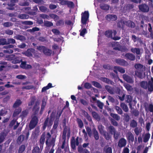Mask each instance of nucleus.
<instances>
[{"label":"nucleus","instance_id":"obj_12","mask_svg":"<svg viewBox=\"0 0 153 153\" xmlns=\"http://www.w3.org/2000/svg\"><path fill=\"white\" fill-rule=\"evenodd\" d=\"M117 18V16L114 15H108L106 16V19L108 21H114Z\"/></svg>","mask_w":153,"mask_h":153},{"label":"nucleus","instance_id":"obj_19","mask_svg":"<svg viewBox=\"0 0 153 153\" xmlns=\"http://www.w3.org/2000/svg\"><path fill=\"white\" fill-rule=\"evenodd\" d=\"M117 71L121 73H124L125 72V70L124 69L119 67H114V71L116 73H117Z\"/></svg>","mask_w":153,"mask_h":153},{"label":"nucleus","instance_id":"obj_26","mask_svg":"<svg viewBox=\"0 0 153 153\" xmlns=\"http://www.w3.org/2000/svg\"><path fill=\"white\" fill-rule=\"evenodd\" d=\"M126 56L128 59L131 60H134L135 58V56L131 53H127L126 54Z\"/></svg>","mask_w":153,"mask_h":153},{"label":"nucleus","instance_id":"obj_63","mask_svg":"<svg viewBox=\"0 0 153 153\" xmlns=\"http://www.w3.org/2000/svg\"><path fill=\"white\" fill-rule=\"evenodd\" d=\"M16 120H13L10 122L9 124V126L10 127H12L15 124Z\"/></svg>","mask_w":153,"mask_h":153},{"label":"nucleus","instance_id":"obj_30","mask_svg":"<svg viewBox=\"0 0 153 153\" xmlns=\"http://www.w3.org/2000/svg\"><path fill=\"white\" fill-rule=\"evenodd\" d=\"M16 42L15 40L13 38H8L7 39V45L10 44H14Z\"/></svg>","mask_w":153,"mask_h":153},{"label":"nucleus","instance_id":"obj_60","mask_svg":"<svg viewBox=\"0 0 153 153\" xmlns=\"http://www.w3.org/2000/svg\"><path fill=\"white\" fill-rule=\"evenodd\" d=\"M52 32L55 35H57L59 34L60 32L56 29H53L52 30Z\"/></svg>","mask_w":153,"mask_h":153},{"label":"nucleus","instance_id":"obj_50","mask_svg":"<svg viewBox=\"0 0 153 153\" xmlns=\"http://www.w3.org/2000/svg\"><path fill=\"white\" fill-rule=\"evenodd\" d=\"M5 32L6 34L10 35H12L13 33V31L9 29L6 30Z\"/></svg>","mask_w":153,"mask_h":153},{"label":"nucleus","instance_id":"obj_16","mask_svg":"<svg viewBox=\"0 0 153 153\" xmlns=\"http://www.w3.org/2000/svg\"><path fill=\"white\" fill-rule=\"evenodd\" d=\"M38 136V127H37L34 131L32 132V136L33 138L36 139Z\"/></svg>","mask_w":153,"mask_h":153},{"label":"nucleus","instance_id":"obj_41","mask_svg":"<svg viewBox=\"0 0 153 153\" xmlns=\"http://www.w3.org/2000/svg\"><path fill=\"white\" fill-rule=\"evenodd\" d=\"M66 4L69 7L71 8L73 7L74 6L73 3L70 1H67Z\"/></svg>","mask_w":153,"mask_h":153},{"label":"nucleus","instance_id":"obj_32","mask_svg":"<svg viewBox=\"0 0 153 153\" xmlns=\"http://www.w3.org/2000/svg\"><path fill=\"white\" fill-rule=\"evenodd\" d=\"M7 45V40L5 38L0 39V45Z\"/></svg>","mask_w":153,"mask_h":153},{"label":"nucleus","instance_id":"obj_6","mask_svg":"<svg viewBox=\"0 0 153 153\" xmlns=\"http://www.w3.org/2000/svg\"><path fill=\"white\" fill-rule=\"evenodd\" d=\"M25 56L28 57L32 56V54H33L35 56H37L35 50L33 48H31L28 49L23 53Z\"/></svg>","mask_w":153,"mask_h":153},{"label":"nucleus","instance_id":"obj_36","mask_svg":"<svg viewBox=\"0 0 153 153\" xmlns=\"http://www.w3.org/2000/svg\"><path fill=\"white\" fill-rule=\"evenodd\" d=\"M114 49L115 50H118L120 51H126L127 49L124 47H119L114 48Z\"/></svg>","mask_w":153,"mask_h":153},{"label":"nucleus","instance_id":"obj_58","mask_svg":"<svg viewBox=\"0 0 153 153\" xmlns=\"http://www.w3.org/2000/svg\"><path fill=\"white\" fill-rule=\"evenodd\" d=\"M68 146V145L67 143H66L65 140H64L62 143V144L61 146V148L62 149L67 148Z\"/></svg>","mask_w":153,"mask_h":153},{"label":"nucleus","instance_id":"obj_33","mask_svg":"<svg viewBox=\"0 0 153 153\" xmlns=\"http://www.w3.org/2000/svg\"><path fill=\"white\" fill-rule=\"evenodd\" d=\"M121 107L125 112H127L128 111V108L127 106L124 103H122L120 105Z\"/></svg>","mask_w":153,"mask_h":153},{"label":"nucleus","instance_id":"obj_43","mask_svg":"<svg viewBox=\"0 0 153 153\" xmlns=\"http://www.w3.org/2000/svg\"><path fill=\"white\" fill-rule=\"evenodd\" d=\"M45 140V135L43 134L42 135L41 139H40V143L42 145L44 143Z\"/></svg>","mask_w":153,"mask_h":153},{"label":"nucleus","instance_id":"obj_45","mask_svg":"<svg viewBox=\"0 0 153 153\" xmlns=\"http://www.w3.org/2000/svg\"><path fill=\"white\" fill-rule=\"evenodd\" d=\"M22 24L25 25H32L33 23L31 21H26L23 22Z\"/></svg>","mask_w":153,"mask_h":153},{"label":"nucleus","instance_id":"obj_35","mask_svg":"<svg viewBox=\"0 0 153 153\" xmlns=\"http://www.w3.org/2000/svg\"><path fill=\"white\" fill-rule=\"evenodd\" d=\"M15 55L13 54L9 55L7 56L8 60L12 61L15 59Z\"/></svg>","mask_w":153,"mask_h":153},{"label":"nucleus","instance_id":"obj_24","mask_svg":"<svg viewBox=\"0 0 153 153\" xmlns=\"http://www.w3.org/2000/svg\"><path fill=\"white\" fill-rule=\"evenodd\" d=\"M28 113V110L27 109H26L22 111V114L20 115V117L22 119L24 118L27 116Z\"/></svg>","mask_w":153,"mask_h":153},{"label":"nucleus","instance_id":"obj_5","mask_svg":"<svg viewBox=\"0 0 153 153\" xmlns=\"http://www.w3.org/2000/svg\"><path fill=\"white\" fill-rule=\"evenodd\" d=\"M29 134V131H25L22 134L20 135L18 137L17 140V142L18 143H21L24 140L25 136V140H27L28 139Z\"/></svg>","mask_w":153,"mask_h":153},{"label":"nucleus","instance_id":"obj_48","mask_svg":"<svg viewBox=\"0 0 153 153\" xmlns=\"http://www.w3.org/2000/svg\"><path fill=\"white\" fill-rule=\"evenodd\" d=\"M27 31H28L30 33H33L35 32V31H38V27H34L32 29H30L27 30Z\"/></svg>","mask_w":153,"mask_h":153},{"label":"nucleus","instance_id":"obj_15","mask_svg":"<svg viewBox=\"0 0 153 153\" xmlns=\"http://www.w3.org/2000/svg\"><path fill=\"white\" fill-rule=\"evenodd\" d=\"M131 51L133 53H136L137 54L140 55L142 53L143 49H139L137 48H132L131 49Z\"/></svg>","mask_w":153,"mask_h":153},{"label":"nucleus","instance_id":"obj_25","mask_svg":"<svg viewBox=\"0 0 153 153\" xmlns=\"http://www.w3.org/2000/svg\"><path fill=\"white\" fill-rule=\"evenodd\" d=\"M104 153H112L111 148L108 146H105L104 149Z\"/></svg>","mask_w":153,"mask_h":153},{"label":"nucleus","instance_id":"obj_2","mask_svg":"<svg viewBox=\"0 0 153 153\" xmlns=\"http://www.w3.org/2000/svg\"><path fill=\"white\" fill-rule=\"evenodd\" d=\"M98 128L100 133L104 135L107 140L109 139L110 137L111 134H114V137L116 139H117L118 137V134L115 133L114 129L112 126H110L108 128V130L110 132V134H109L103 131V127L102 125L99 126Z\"/></svg>","mask_w":153,"mask_h":153},{"label":"nucleus","instance_id":"obj_42","mask_svg":"<svg viewBox=\"0 0 153 153\" xmlns=\"http://www.w3.org/2000/svg\"><path fill=\"white\" fill-rule=\"evenodd\" d=\"M92 83L93 85L96 87L98 88H101V85L97 82L93 81L92 82Z\"/></svg>","mask_w":153,"mask_h":153},{"label":"nucleus","instance_id":"obj_51","mask_svg":"<svg viewBox=\"0 0 153 153\" xmlns=\"http://www.w3.org/2000/svg\"><path fill=\"white\" fill-rule=\"evenodd\" d=\"M124 85L128 90H131L132 89V87L128 84H124Z\"/></svg>","mask_w":153,"mask_h":153},{"label":"nucleus","instance_id":"obj_44","mask_svg":"<svg viewBox=\"0 0 153 153\" xmlns=\"http://www.w3.org/2000/svg\"><path fill=\"white\" fill-rule=\"evenodd\" d=\"M45 26L47 27H51L53 25V24L51 22L45 21L44 23Z\"/></svg>","mask_w":153,"mask_h":153},{"label":"nucleus","instance_id":"obj_17","mask_svg":"<svg viewBox=\"0 0 153 153\" xmlns=\"http://www.w3.org/2000/svg\"><path fill=\"white\" fill-rule=\"evenodd\" d=\"M22 103V101L19 99H17L13 105V107L16 108L19 106Z\"/></svg>","mask_w":153,"mask_h":153},{"label":"nucleus","instance_id":"obj_59","mask_svg":"<svg viewBox=\"0 0 153 153\" xmlns=\"http://www.w3.org/2000/svg\"><path fill=\"white\" fill-rule=\"evenodd\" d=\"M80 102L83 105H88V102L85 100L81 99L80 100Z\"/></svg>","mask_w":153,"mask_h":153},{"label":"nucleus","instance_id":"obj_10","mask_svg":"<svg viewBox=\"0 0 153 153\" xmlns=\"http://www.w3.org/2000/svg\"><path fill=\"white\" fill-rule=\"evenodd\" d=\"M139 7L141 11L144 12H147L149 10V7L145 4L140 5Z\"/></svg>","mask_w":153,"mask_h":153},{"label":"nucleus","instance_id":"obj_22","mask_svg":"<svg viewBox=\"0 0 153 153\" xmlns=\"http://www.w3.org/2000/svg\"><path fill=\"white\" fill-rule=\"evenodd\" d=\"M47 100V99L46 98H44L42 100V107L40 111V113H41L43 111L46 105Z\"/></svg>","mask_w":153,"mask_h":153},{"label":"nucleus","instance_id":"obj_20","mask_svg":"<svg viewBox=\"0 0 153 153\" xmlns=\"http://www.w3.org/2000/svg\"><path fill=\"white\" fill-rule=\"evenodd\" d=\"M123 77L124 79L127 82L129 83H132L133 81L131 78L126 74L123 75Z\"/></svg>","mask_w":153,"mask_h":153},{"label":"nucleus","instance_id":"obj_28","mask_svg":"<svg viewBox=\"0 0 153 153\" xmlns=\"http://www.w3.org/2000/svg\"><path fill=\"white\" fill-rule=\"evenodd\" d=\"M51 87H52V84L51 83H49L47 86L44 87L42 88V92H44L46 90L48 89Z\"/></svg>","mask_w":153,"mask_h":153},{"label":"nucleus","instance_id":"obj_47","mask_svg":"<svg viewBox=\"0 0 153 153\" xmlns=\"http://www.w3.org/2000/svg\"><path fill=\"white\" fill-rule=\"evenodd\" d=\"M50 16L51 18L54 19L55 21H56L59 19L58 16L56 15L52 14L50 15Z\"/></svg>","mask_w":153,"mask_h":153},{"label":"nucleus","instance_id":"obj_52","mask_svg":"<svg viewBox=\"0 0 153 153\" xmlns=\"http://www.w3.org/2000/svg\"><path fill=\"white\" fill-rule=\"evenodd\" d=\"M77 121L78 123L79 126L80 128H82L83 126V123L81 120L79 119H77Z\"/></svg>","mask_w":153,"mask_h":153},{"label":"nucleus","instance_id":"obj_31","mask_svg":"<svg viewBox=\"0 0 153 153\" xmlns=\"http://www.w3.org/2000/svg\"><path fill=\"white\" fill-rule=\"evenodd\" d=\"M3 26L4 27H9L13 26V24L9 22H6L3 24Z\"/></svg>","mask_w":153,"mask_h":153},{"label":"nucleus","instance_id":"obj_8","mask_svg":"<svg viewBox=\"0 0 153 153\" xmlns=\"http://www.w3.org/2000/svg\"><path fill=\"white\" fill-rule=\"evenodd\" d=\"M89 14L87 11L85 12L84 13L82 14L81 21L83 24H85L88 18Z\"/></svg>","mask_w":153,"mask_h":153},{"label":"nucleus","instance_id":"obj_57","mask_svg":"<svg viewBox=\"0 0 153 153\" xmlns=\"http://www.w3.org/2000/svg\"><path fill=\"white\" fill-rule=\"evenodd\" d=\"M32 153H38V147L36 146L33 147L32 150Z\"/></svg>","mask_w":153,"mask_h":153},{"label":"nucleus","instance_id":"obj_64","mask_svg":"<svg viewBox=\"0 0 153 153\" xmlns=\"http://www.w3.org/2000/svg\"><path fill=\"white\" fill-rule=\"evenodd\" d=\"M129 149L127 148H125L123 150L122 153H129Z\"/></svg>","mask_w":153,"mask_h":153},{"label":"nucleus","instance_id":"obj_38","mask_svg":"<svg viewBox=\"0 0 153 153\" xmlns=\"http://www.w3.org/2000/svg\"><path fill=\"white\" fill-rule=\"evenodd\" d=\"M28 17V16L25 14H21L19 16V18L22 19H27Z\"/></svg>","mask_w":153,"mask_h":153},{"label":"nucleus","instance_id":"obj_62","mask_svg":"<svg viewBox=\"0 0 153 153\" xmlns=\"http://www.w3.org/2000/svg\"><path fill=\"white\" fill-rule=\"evenodd\" d=\"M102 9L105 10H108L109 9V7L107 5H104L103 6H101Z\"/></svg>","mask_w":153,"mask_h":153},{"label":"nucleus","instance_id":"obj_3","mask_svg":"<svg viewBox=\"0 0 153 153\" xmlns=\"http://www.w3.org/2000/svg\"><path fill=\"white\" fill-rule=\"evenodd\" d=\"M134 67L136 69L135 75L139 77L142 78L143 77V75H145V73H143L145 70V66L141 64L137 63L135 65Z\"/></svg>","mask_w":153,"mask_h":153},{"label":"nucleus","instance_id":"obj_56","mask_svg":"<svg viewBox=\"0 0 153 153\" xmlns=\"http://www.w3.org/2000/svg\"><path fill=\"white\" fill-rule=\"evenodd\" d=\"M33 88V87L32 85H27L25 86H23L22 87L23 89H26L27 90H29Z\"/></svg>","mask_w":153,"mask_h":153},{"label":"nucleus","instance_id":"obj_40","mask_svg":"<svg viewBox=\"0 0 153 153\" xmlns=\"http://www.w3.org/2000/svg\"><path fill=\"white\" fill-rule=\"evenodd\" d=\"M110 115L112 117L117 120H119L120 119V117L117 114L111 113Z\"/></svg>","mask_w":153,"mask_h":153},{"label":"nucleus","instance_id":"obj_55","mask_svg":"<svg viewBox=\"0 0 153 153\" xmlns=\"http://www.w3.org/2000/svg\"><path fill=\"white\" fill-rule=\"evenodd\" d=\"M115 109L118 114H122V111L121 109L119 107L117 106H116Z\"/></svg>","mask_w":153,"mask_h":153},{"label":"nucleus","instance_id":"obj_29","mask_svg":"<svg viewBox=\"0 0 153 153\" xmlns=\"http://www.w3.org/2000/svg\"><path fill=\"white\" fill-rule=\"evenodd\" d=\"M25 149V145H21L19 147L18 150V153H22Z\"/></svg>","mask_w":153,"mask_h":153},{"label":"nucleus","instance_id":"obj_37","mask_svg":"<svg viewBox=\"0 0 153 153\" xmlns=\"http://www.w3.org/2000/svg\"><path fill=\"white\" fill-rule=\"evenodd\" d=\"M150 137V134H147L145 135L143 138V141L144 142H147Z\"/></svg>","mask_w":153,"mask_h":153},{"label":"nucleus","instance_id":"obj_13","mask_svg":"<svg viewBox=\"0 0 153 153\" xmlns=\"http://www.w3.org/2000/svg\"><path fill=\"white\" fill-rule=\"evenodd\" d=\"M22 110L21 107H19L18 108L16 109L13 113V117H17L21 112Z\"/></svg>","mask_w":153,"mask_h":153},{"label":"nucleus","instance_id":"obj_9","mask_svg":"<svg viewBox=\"0 0 153 153\" xmlns=\"http://www.w3.org/2000/svg\"><path fill=\"white\" fill-rule=\"evenodd\" d=\"M21 62L20 67L23 69H26L30 68H32V66L30 65L26 64V61H22Z\"/></svg>","mask_w":153,"mask_h":153},{"label":"nucleus","instance_id":"obj_1","mask_svg":"<svg viewBox=\"0 0 153 153\" xmlns=\"http://www.w3.org/2000/svg\"><path fill=\"white\" fill-rule=\"evenodd\" d=\"M38 102L36 101L33 109V115H34L31 120L29 124V127L30 130L34 128L36 126L38 122V118L35 116L38 113V106L37 105Z\"/></svg>","mask_w":153,"mask_h":153},{"label":"nucleus","instance_id":"obj_39","mask_svg":"<svg viewBox=\"0 0 153 153\" xmlns=\"http://www.w3.org/2000/svg\"><path fill=\"white\" fill-rule=\"evenodd\" d=\"M112 32L111 31H106L105 33L106 36L109 37H112Z\"/></svg>","mask_w":153,"mask_h":153},{"label":"nucleus","instance_id":"obj_53","mask_svg":"<svg viewBox=\"0 0 153 153\" xmlns=\"http://www.w3.org/2000/svg\"><path fill=\"white\" fill-rule=\"evenodd\" d=\"M16 78L19 79H22L26 78V76L25 75H17L16 76Z\"/></svg>","mask_w":153,"mask_h":153},{"label":"nucleus","instance_id":"obj_49","mask_svg":"<svg viewBox=\"0 0 153 153\" xmlns=\"http://www.w3.org/2000/svg\"><path fill=\"white\" fill-rule=\"evenodd\" d=\"M137 125V122L134 120H132L130 123V126L132 127H135Z\"/></svg>","mask_w":153,"mask_h":153},{"label":"nucleus","instance_id":"obj_18","mask_svg":"<svg viewBox=\"0 0 153 153\" xmlns=\"http://www.w3.org/2000/svg\"><path fill=\"white\" fill-rule=\"evenodd\" d=\"M127 139L129 141L133 142L134 140V136L131 132H128L126 134Z\"/></svg>","mask_w":153,"mask_h":153},{"label":"nucleus","instance_id":"obj_46","mask_svg":"<svg viewBox=\"0 0 153 153\" xmlns=\"http://www.w3.org/2000/svg\"><path fill=\"white\" fill-rule=\"evenodd\" d=\"M105 88L106 90L110 93L112 94L113 93V91L112 88L109 86H105Z\"/></svg>","mask_w":153,"mask_h":153},{"label":"nucleus","instance_id":"obj_23","mask_svg":"<svg viewBox=\"0 0 153 153\" xmlns=\"http://www.w3.org/2000/svg\"><path fill=\"white\" fill-rule=\"evenodd\" d=\"M14 38L15 39L17 40H20L21 41H24L26 39L25 36L20 35H16Z\"/></svg>","mask_w":153,"mask_h":153},{"label":"nucleus","instance_id":"obj_34","mask_svg":"<svg viewBox=\"0 0 153 153\" xmlns=\"http://www.w3.org/2000/svg\"><path fill=\"white\" fill-rule=\"evenodd\" d=\"M36 101V99L35 97H33L31 98V100L28 103V106H31L33 105Z\"/></svg>","mask_w":153,"mask_h":153},{"label":"nucleus","instance_id":"obj_61","mask_svg":"<svg viewBox=\"0 0 153 153\" xmlns=\"http://www.w3.org/2000/svg\"><path fill=\"white\" fill-rule=\"evenodd\" d=\"M92 115L93 117L95 119H97L99 118V116L95 112H93L92 113Z\"/></svg>","mask_w":153,"mask_h":153},{"label":"nucleus","instance_id":"obj_4","mask_svg":"<svg viewBox=\"0 0 153 153\" xmlns=\"http://www.w3.org/2000/svg\"><path fill=\"white\" fill-rule=\"evenodd\" d=\"M141 86L145 89L148 88V90L150 91H152L153 90V78H152L151 80L149 82L148 84L146 81H143L140 82Z\"/></svg>","mask_w":153,"mask_h":153},{"label":"nucleus","instance_id":"obj_27","mask_svg":"<svg viewBox=\"0 0 153 153\" xmlns=\"http://www.w3.org/2000/svg\"><path fill=\"white\" fill-rule=\"evenodd\" d=\"M93 132L94 134V137L95 139L96 140H98L99 138L98 132L95 128H93Z\"/></svg>","mask_w":153,"mask_h":153},{"label":"nucleus","instance_id":"obj_14","mask_svg":"<svg viewBox=\"0 0 153 153\" xmlns=\"http://www.w3.org/2000/svg\"><path fill=\"white\" fill-rule=\"evenodd\" d=\"M122 23L130 27H134V22H131V21H122Z\"/></svg>","mask_w":153,"mask_h":153},{"label":"nucleus","instance_id":"obj_7","mask_svg":"<svg viewBox=\"0 0 153 153\" xmlns=\"http://www.w3.org/2000/svg\"><path fill=\"white\" fill-rule=\"evenodd\" d=\"M39 51H42L45 55L48 56L50 55L52 53V51L48 49L44 46L39 47Z\"/></svg>","mask_w":153,"mask_h":153},{"label":"nucleus","instance_id":"obj_11","mask_svg":"<svg viewBox=\"0 0 153 153\" xmlns=\"http://www.w3.org/2000/svg\"><path fill=\"white\" fill-rule=\"evenodd\" d=\"M126 144V141L125 139L122 138L119 141L118 146L122 148L125 146Z\"/></svg>","mask_w":153,"mask_h":153},{"label":"nucleus","instance_id":"obj_54","mask_svg":"<svg viewBox=\"0 0 153 153\" xmlns=\"http://www.w3.org/2000/svg\"><path fill=\"white\" fill-rule=\"evenodd\" d=\"M86 33V30L85 28L81 30L80 33V35L84 36V34Z\"/></svg>","mask_w":153,"mask_h":153},{"label":"nucleus","instance_id":"obj_21","mask_svg":"<svg viewBox=\"0 0 153 153\" xmlns=\"http://www.w3.org/2000/svg\"><path fill=\"white\" fill-rule=\"evenodd\" d=\"M22 61V59L19 57H16L15 59L12 61L11 62L13 64L19 63Z\"/></svg>","mask_w":153,"mask_h":153}]
</instances>
